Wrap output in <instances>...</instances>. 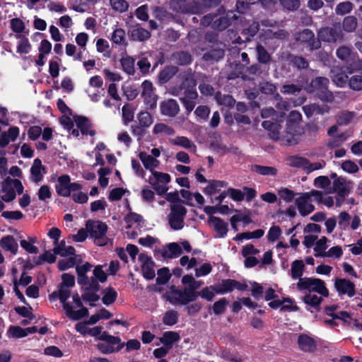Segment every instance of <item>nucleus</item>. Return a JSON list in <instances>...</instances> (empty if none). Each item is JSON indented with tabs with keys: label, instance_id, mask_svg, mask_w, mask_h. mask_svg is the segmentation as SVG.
<instances>
[{
	"label": "nucleus",
	"instance_id": "44",
	"mask_svg": "<svg viewBox=\"0 0 362 362\" xmlns=\"http://www.w3.org/2000/svg\"><path fill=\"white\" fill-rule=\"evenodd\" d=\"M122 69L129 75H134V59L131 57H123L120 60Z\"/></svg>",
	"mask_w": 362,
	"mask_h": 362
},
{
	"label": "nucleus",
	"instance_id": "15",
	"mask_svg": "<svg viewBox=\"0 0 362 362\" xmlns=\"http://www.w3.org/2000/svg\"><path fill=\"white\" fill-rule=\"evenodd\" d=\"M186 293L187 288L180 290L176 288L175 286H172L170 293L167 295V300L173 305L180 304L185 305H187L185 302L187 300Z\"/></svg>",
	"mask_w": 362,
	"mask_h": 362
},
{
	"label": "nucleus",
	"instance_id": "3",
	"mask_svg": "<svg viewBox=\"0 0 362 362\" xmlns=\"http://www.w3.org/2000/svg\"><path fill=\"white\" fill-rule=\"evenodd\" d=\"M86 228L90 238L94 239L97 245L105 246L107 245L108 238L106 233L108 226L105 223L99 220L89 219L86 222Z\"/></svg>",
	"mask_w": 362,
	"mask_h": 362
},
{
	"label": "nucleus",
	"instance_id": "34",
	"mask_svg": "<svg viewBox=\"0 0 362 362\" xmlns=\"http://www.w3.org/2000/svg\"><path fill=\"white\" fill-rule=\"evenodd\" d=\"M168 250H164L162 256L164 258H176L182 253L181 247L177 243H170L166 245Z\"/></svg>",
	"mask_w": 362,
	"mask_h": 362
},
{
	"label": "nucleus",
	"instance_id": "14",
	"mask_svg": "<svg viewBox=\"0 0 362 362\" xmlns=\"http://www.w3.org/2000/svg\"><path fill=\"white\" fill-rule=\"evenodd\" d=\"M238 20V16L233 11H228L225 16L216 18L214 23L213 27L220 31H222L228 28L234 21Z\"/></svg>",
	"mask_w": 362,
	"mask_h": 362
},
{
	"label": "nucleus",
	"instance_id": "27",
	"mask_svg": "<svg viewBox=\"0 0 362 362\" xmlns=\"http://www.w3.org/2000/svg\"><path fill=\"white\" fill-rule=\"evenodd\" d=\"M180 336L178 332L174 331H166L162 337L159 338L160 342L168 349H172L173 344L178 342Z\"/></svg>",
	"mask_w": 362,
	"mask_h": 362
},
{
	"label": "nucleus",
	"instance_id": "22",
	"mask_svg": "<svg viewBox=\"0 0 362 362\" xmlns=\"http://www.w3.org/2000/svg\"><path fill=\"white\" fill-rule=\"evenodd\" d=\"M211 289L216 294H225L233 291V279H222L219 283L210 286Z\"/></svg>",
	"mask_w": 362,
	"mask_h": 362
},
{
	"label": "nucleus",
	"instance_id": "28",
	"mask_svg": "<svg viewBox=\"0 0 362 362\" xmlns=\"http://www.w3.org/2000/svg\"><path fill=\"white\" fill-rule=\"evenodd\" d=\"M41 170H43L44 173H46L45 167L42 165L41 160L40 158H35L30 168V174L33 182L37 183L42 180L43 175Z\"/></svg>",
	"mask_w": 362,
	"mask_h": 362
},
{
	"label": "nucleus",
	"instance_id": "6",
	"mask_svg": "<svg viewBox=\"0 0 362 362\" xmlns=\"http://www.w3.org/2000/svg\"><path fill=\"white\" fill-rule=\"evenodd\" d=\"M170 209L168 220L170 228L175 230L182 229L187 213V209L180 204H170Z\"/></svg>",
	"mask_w": 362,
	"mask_h": 362
},
{
	"label": "nucleus",
	"instance_id": "30",
	"mask_svg": "<svg viewBox=\"0 0 362 362\" xmlns=\"http://www.w3.org/2000/svg\"><path fill=\"white\" fill-rule=\"evenodd\" d=\"M178 71V68L175 66H167L158 74V82L165 84L168 82Z\"/></svg>",
	"mask_w": 362,
	"mask_h": 362
},
{
	"label": "nucleus",
	"instance_id": "10",
	"mask_svg": "<svg viewBox=\"0 0 362 362\" xmlns=\"http://www.w3.org/2000/svg\"><path fill=\"white\" fill-rule=\"evenodd\" d=\"M303 133L301 127H295L293 125L287 126L281 135V142L284 146H294L298 144V137Z\"/></svg>",
	"mask_w": 362,
	"mask_h": 362
},
{
	"label": "nucleus",
	"instance_id": "54",
	"mask_svg": "<svg viewBox=\"0 0 362 362\" xmlns=\"http://www.w3.org/2000/svg\"><path fill=\"white\" fill-rule=\"evenodd\" d=\"M343 255L342 249L340 246H334L332 247L327 252H322L320 254H316L315 257L321 256V257H331L334 258H339Z\"/></svg>",
	"mask_w": 362,
	"mask_h": 362
},
{
	"label": "nucleus",
	"instance_id": "13",
	"mask_svg": "<svg viewBox=\"0 0 362 362\" xmlns=\"http://www.w3.org/2000/svg\"><path fill=\"white\" fill-rule=\"evenodd\" d=\"M334 287L339 295H347L353 297L356 293L355 284L349 279L336 278Z\"/></svg>",
	"mask_w": 362,
	"mask_h": 362
},
{
	"label": "nucleus",
	"instance_id": "37",
	"mask_svg": "<svg viewBox=\"0 0 362 362\" xmlns=\"http://www.w3.org/2000/svg\"><path fill=\"white\" fill-rule=\"evenodd\" d=\"M215 99L219 105H225L229 108L233 107L235 104V100L230 95H222L220 91L216 92Z\"/></svg>",
	"mask_w": 362,
	"mask_h": 362
},
{
	"label": "nucleus",
	"instance_id": "58",
	"mask_svg": "<svg viewBox=\"0 0 362 362\" xmlns=\"http://www.w3.org/2000/svg\"><path fill=\"white\" fill-rule=\"evenodd\" d=\"M154 266V262L151 264L141 265V271L144 278L147 280H152L155 278L156 273L153 269Z\"/></svg>",
	"mask_w": 362,
	"mask_h": 362
},
{
	"label": "nucleus",
	"instance_id": "38",
	"mask_svg": "<svg viewBox=\"0 0 362 362\" xmlns=\"http://www.w3.org/2000/svg\"><path fill=\"white\" fill-rule=\"evenodd\" d=\"M305 265L302 260H295L291 264V278L293 279H302Z\"/></svg>",
	"mask_w": 362,
	"mask_h": 362
},
{
	"label": "nucleus",
	"instance_id": "9",
	"mask_svg": "<svg viewBox=\"0 0 362 362\" xmlns=\"http://www.w3.org/2000/svg\"><path fill=\"white\" fill-rule=\"evenodd\" d=\"M320 42L324 41L329 43L341 42L344 39V34L340 25H334L332 27L321 28L317 32Z\"/></svg>",
	"mask_w": 362,
	"mask_h": 362
},
{
	"label": "nucleus",
	"instance_id": "24",
	"mask_svg": "<svg viewBox=\"0 0 362 362\" xmlns=\"http://www.w3.org/2000/svg\"><path fill=\"white\" fill-rule=\"evenodd\" d=\"M209 221L213 224L214 230L218 234L219 238H223L226 235L228 230V223L225 222L221 218L214 216H209Z\"/></svg>",
	"mask_w": 362,
	"mask_h": 362
},
{
	"label": "nucleus",
	"instance_id": "21",
	"mask_svg": "<svg viewBox=\"0 0 362 362\" xmlns=\"http://www.w3.org/2000/svg\"><path fill=\"white\" fill-rule=\"evenodd\" d=\"M74 121L83 135L89 134L90 136H95V132L94 130H90L92 124L88 117L82 115H76L74 117Z\"/></svg>",
	"mask_w": 362,
	"mask_h": 362
},
{
	"label": "nucleus",
	"instance_id": "17",
	"mask_svg": "<svg viewBox=\"0 0 362 362\" xmlns=\"http://www.w3.org/2000/svg\"><path fill=\"white\" fill-rule=\"evenodd\" d=\"M303 301L306 304V310L308 311L310 313L320 312L323 298L315 294L308 293L303 297Z\"/></svg>",
	"mask_w": 362,
	"mask_h": 362
},
{
	"label": "nucleus",
	"instance_id": "62",
	"mask_svg": "<svg viewBox=\"0 0 362 362\" xmlns=\"http://www.w3.org/2000/svg\"><path fill=\"white\" fill-rule=\"evenodd\" d=\"M76 264V258L71 257L66 259H61L58 262V269L60 271H65L69 268L74 267Z\"/></svg>",
	"mask_w": 362,
	"mask_h": 362
},
{
	"label": "nucleus",
	"instance_id": "40",
	"mask_svg": "<svg viewBox=\"0 0 362 362\" xmlns=\"http://www.w3.org/2000/svg\"><path fill=\"white\" fill-rule=\"evenodd\" d=\"M102 301L105 305H109L115 302L117 298V293L112 287H108L103 291Z\"/></svg>",
	"mask_w": 362,
	"mask_h": 362
},
{
	"label": "nucleus",
	"instance_id": "45",
	"mask_svg": "<svg viewBox=\"0 0 362 362\" xmlns=\"http://www.w3.org/2000/svg\"><path fill=\"white\" fill-rule=\"evenodd\" d=\"M17 38H21L17 46V52L20 54H28L31 49V45L25 36L17 35Z\"/></svg>",
	"mask_w": 362,
	"mask_h": 362
},
{
	"label": "nucleus",
	"instance_id": "60",
	"mask_svg": "<svg viewBox=\"0 0 362 362\" xmlns=\"http://www.w3.org/2000/svg\"><path fill=\"white\" fill-rule=\"evenodd\" d=\"M349 87L354 90H362V73L359 75L352 76L349 81Z\"/></svg>",
	"mask_w": 362,
	"mask_h": 362
},
{
	"label": "nucleus",
	"instance_id": "32",
	"mask_svg": "<svg viewBox=\"0 0 362 362\" xmlns=\"http://www.w3.org/2000/svg\"><path fill=\"white\" fill-rule=\"evenodd\" d=\"M288 59L289 64L299 71L306 69L309 66V62L302 56L289 54Z\"/></svg>",
	"mask_w": 362,
	"mask_h": 362
},
{
	"label": "nucleus",
	"instance_id": "41",
	"mask_svg": "<svg viewBox=\"0 0 362 362\" xmlns=\"http://www.w3.org/2000/svg\"><path fill=\"white\" fill-rule=\"evenodd\" d=\"M158 277L156 278L157 285L166 284L171 278L172 274L168 267H163L159 269L157 272Z\"/></svg>",
	"mask_w": 362,
	"mask_h": 362
},
{
	"label": "nucleus",
	"instance_id": "20",
	"mask_svg": "<svg viewBox=\"0 0 362 362\" xmlns=\"http://www.w3.org/2000/svg\"><path fill=\"white\" fill-rule=\"evenodd\" d=\"M299 349L304 352H313L316 349L315 340L305 334H301L298 338Z\"/></svg>",
	"mask_w": 362,
	"mask_h": 362
},
{
	"label": "nucleus",
	"instance_id": "42",
	"mask_svg": "<svg viewBox=\"0 0 362 362\" xmlns=\"http://www.w3.org/2000/svg\"><path fill=\"white\" fill-rule=\"evenodd\" d=\"M357 25V18L354 16L345 17L342 22V28L344 30L348 33L354 32L356 29Z\"/></svg>",
	"mask_w": 362,
	"mask_h": 362
},
{
	"label": "nucleus",
	"instance_id": "7",
	"mask_svg": "<svg viewBox=\"0 0 362 362\" xmlns=\"http://www.w3.org/2000/svg\"><path fill=\"white\" fill-rule=\"evenodd\" d=\"M82 189V185L78 182H71V177L67 174H64L57 177L55 184V190L59 196L69 197L72 192Z\"/></svg>",
	"mask_w": 362,
	"mask_h": 362
},
{
	"label": "nucleus",
	"instance_id": "52",
	"mask_svg": "<svg viewBox=\"0 0 362 362\" xmlns=\"http://www.w3.org/2000/svg\"><path fill=\"white\" fill-rule=\"evenodd\" d=\"M111 40L116 45H124L125 42V31L122 28L115 29L112 33Z\"/></svg>",
	"mask_w": 362,
	"mask_h": 362
},
{
	"label": "nucleus",
	"instance_id": "8",
	"mask_svg": "<svg viewBox=\"0 0 362 362\" xmlns=\"http://www.w3.org/2000/svg\"><path fill=\"white\" fill-rule=\"evenodd\" d=\"M294 40L309 51L317 50L321 47L318 37H315L314 33L308 28L296 33L294 35Z\"/></svg>",
	"mask_w": 362,
	"mask_h": 362
},
{
	"label": "nucleus",
	"instance_id": "31",
	"mask_svg": "<svg viewBox=\"0 0 362 362\" xmlns=\"http://www.w3.org/2000/svg\"><path fill=\"white\" fill-rule=\"evenodd\" d=\"M0 246L5 250L16 255L18 252V245L12 235H6L0 240Z\"/></svg>",
	"mask_w": 362,
	"mask_h": 362
},
{
	"label": "nucleus",
	"instance_id": "50",
	"mask_svg": "<svg viewBox=\"0 0 362 362\" xmlns=\"http://www.w3.org/2000/svg\"><path fill=\"white\" fill-rule=\"evenodd\" d=\"M7 334L13 338H23L27 336L25 328L23 329L19 326H10Z\"/></svg>",
	"mask_w": 362,
	"mask_h": 362
},
{
	"label": "nucleus",
	"instance_id": "1",
	"mask_svg": "<svg viewBox=\"0 0 362 362\" xmlns=\"http://www.w3.org/2000/svg\"><path fill=\"white\" fill-rule=\"evenodd\" d=\"M101 326H96L90 328L89 335L94 337L97 340L105 341L98 343L96 345L97 349L103 354H110L119 352L124 346V343H122L120 337L109 334L107 332H102Z\"/></svg>",
	"mask_w": 362,
	"mask_h": 362
},
{
	"label": "nucleus",
	"instance_id": "39",
	"mask_svg": "<svg viewBox=\"0 0 362 362\" xmlns=\"http://www.w3.org/2000/svg\"><path fill=\"white\" fill-rule=\"evenodd\" d=\"M251 170L261 175L275 176L277 174V169L272 166H264L255 164L252 166Z\"/></svg>",
	"mask_w": 362,
	"mask_h": 362
},
{
	"label": "nucleus",
	"instance_id": "35",
	"mask_svg": "<svg viewBox=\"0 0 362 362\" xmlns=\"http://www.w3.org/2000/svg\"><path fill=\"white\" fill-rule=\"evenodd\" d=\"M139 158L141 160L144 168L147 170H153L156 168L159 161L151 155H148L146 152L141 151L139 154Z\"/></svg>",
	"mask_w": 362,
	"mask_h": 362
},
{
	"label": "nucleus",
	"instance_id": "57",
	"mask_svg": "<svg viewBox=\"0 0 362 362\" xmlns=\"http://www.w3.org/2000/svg\"><path fill=\"white\" fill-rule=\"evenodd\" d=\"M353 7L354 6L352 3L350 1H344L339 3L337 6L335 11L337 14L343 16L350 13L352 11Z\"/></svg>",
	"mask_w": 362,
	"mask_h": 362
},
{
	"label": "nucleus",
	"instance_id": "16",
	"mask_svg": "<svg viewBox=\"0 0 362 362\" xmlns=\"http://www.w3.org/2000/svg\"><path fill=\"white\" fill-rule=\"evenodd\" d=\"M182 93L184 95L180 98V100L185 107L187 113L189 114L195 107L199 95L197 90H187L182 92Z\"/></svg>",
	"mask_w": 362,
	"mask_h": 362
},
{
	"label": "nucleus",
	"instance_id": "25",
	"mask_svg": "<svg viewBox=\"0 0 362 362\" xmlns=\"http://www.w3.org/2000/svg\"><path fill=\"white\" fill-rule=\"evenodd\" d=\"M308 199H309L303 194L301 197L296 199V204L298 207L300 214L302 216H306L315 210V206L312 204L308 203Z\"/></svg>",
	"mask_w": 362,
	"mask_h": 362
},
{
	"label": "nucleus",
	"instance_id": "63",
	"mask_svg": "<svg viewBox=\"0 0 362 362\" xmlns=\"http://www.w3.org/2000/svg\"><path fill=\"white\" fill-rule=\"evenodd\" d=\"M151 172L156 179L155 182L168 184L171 180V177L168 173L158 172L154 170H151Z\"/></svg>",
	"mask_w": 362,
	"mask_h": 362
},
{
	"label": "nucleus",
	"instance_id": "29",
	"mask_svg": "<svg viewBox=\"0 0 362 362\" xmlns=\"http://www.w3.org/2000/svg\"><path fill=\"white\" fill-rule=\"evenodd\" d=\"M330 192H336L338 197L347 196L349 194V189L346 186V180L343 177H339L333 181L332 189Z\"/></svg>",
	"mask_w": 362,
	"mask_h": 362
},
{
	"label": "nucleus",
	"instance_id": "26",
	"mask_svg": "<svg viewBox=\"0 0 362 362\" xmlns=\"http://www.w3.org/2000/svg\"><path fill=\"white\" fill-rule=\"evenodd\" d=\"M171 60L179 66H187L192 63V57L187 51H177L172 54Z\"/></svg>",
	"mask_w": 362,
	"mask_h": 362
},
{
	"label": "nucleus",
	"instance_id": "12",
	"mask_svg": "<svg viewBox=\"0 0 362 362\" xmlns=\"http://www.w3.org/2000/svg\"><path fill=\"white\" fill-rule=\"evenodd\" d=\"M170 7L174 11L182 13L200 12L202 11L200 4L192 3V0H171Z\"/></svg>",
	"mask_w": 362,
	"mask_h": 362
},
{
	"label": "nucleus",
	"instance_id": "64",
	"mask_svg": "<svg viewBox=\"0 0 362 362\" xmlns=\"http://www.w3.org/2000/svg\"><path fill=\"white\" fill-rule=\"evenodd\" d=\"M259 89L262 93L266 95H273L276 92V86L268 81L260 83Z\"/></svg>",
	"mask_w": 362,
	"mask_h": 362
},
{
	"label": "nucleus",
	"instance_id": "4",
	"mask_svg": "<svg viewBox=\"0 0 362 362\" xmlns=\"http://www.w3.org/2000/svg\"><path fill=\"white\" fill-rule=\"evenodd\" d=\"M179 84L174 87L172 91L173 95L178 96L182 92L187 90H197V79L195 73L192 69H188L178 75Z\"/></svg>",
	"mask_w": 362,
	"mask_h": 362
},
{
	"label": "nucleus",
	"instance_id": "43",
	"mask_svg": "<svg viewBox=\"0 0 362 362\" xmlns=\"http://www.w3.org/2000/svg\"><path fill=\"white\" fill-rule=\"evenodd\" d=\"M164 325L168 326H173L178 322V313L174 310H170L165 313L163 320Z\"/></svg>",
	"mask_w": 362,
	"mask_h": 362
},
{
	"label": "nucleus",
	"instance_id": "48",
	"mask_svg": "<svg viewBox=\"0 0 362 362\" xmlns=\"http://www.w3.org/2000/svg\"><path fill=\"white\" fill-rule=\"evenodd\" d=\"M257 60L261 64H268L272 58L267 49L261 45L257 47Z\"/></svg>",
	"mask_w": 362,
	"mask_h": 362
},
{
	"label": "nucleus",
	"instance_id": "49",
	"mask_svg": "<svg viewBox=\"0 0 362 362\" xmlns=\"http://www.w3.org/2000/svg\"><path fill=\"white\" fill-rule=\"evenodd\" d=\"M137 119L139 120V124H141L143 127H149L153 120L151 115L148 112H141L137 115Z\"/></svg>",
	"mask_w": 362,
	"mask_h": 362
},
{
	"label": "nucleus",
	"instance_id": "18",
	"mask_svg": "<svg viewBox=\"0 0 362 362\" xmlns=\"http://www.w3.org/2000/svg\"><path fill=\"white\" fill-rule=\"evenodd\" d=\"M20 134L18 127L12 126L8 131L3 132L0 134V148H4L11 141H15Z\"/></svg>",
	"mask_w": 362,
	"mask_h": 362
},
{
	"label": "nucleus",
	"instance_id": "61",
	"mask_svg": "<svg viewBox=\"0 0 362 362\" xmlns=\"http://www.w3.org/2000/svg\"><path fill=\"white\" fill-rule=\"evenodd\" d=\"M93 291H85L81 298L84 301L88 302L90 307H94L95 303L98 301L100 296Z\"/></svg>",
	"mask_w": 362,
	"mask_h": 362
},
{
	"label": "nucleus",
	"instance_id": "2",
	"mask_svg": "<svg viewBox=\"0 0 362 362\" xmlns=\"http://www.w3.org/2000/svg\"><path fill=\"white\" fill-rule=\"evenodd\" d=\"M329 80L327 77L317 76L311 80L305 89L308 93H315L320 100L331 103L334 97L332 92L329 90Z\"/></svg>",
	"mask_w": 362,
	"mask_h": 362
},
{
	"label": "nucleus",
	"instance_id": "23",
	"mask_svg": "<svg viewBox=\"0 0 362 362\" xmlns=\"http://www.w3.org/2000/svg\"><path fill=\"white\" fill-rule=\"evenodd\" d=\"M78 310H74L71 304H66L64 310L66 311V315L69 318L72 320H79L88 315V310L84 307H79Z\"/></svg>",
	"mask_w": 362,
	"mask_h": 362
},
{
	"label": "nucleus",
	"instance_id": "33",
	"mask_svg": "<svg viewBox=\"0 0 362 362\" xmlns=\"http://www.w3.org/2000/svg\"><path fill=\"white\" fill-rule=\"evenodd\" d=\"M225 54L223 49L220 47L213 48L203 55V59L208 62L213 63L223 59Z\"/></svg>",
	"mask_w": 362,
	"mask_h": 362
},
{
	"label": "nucleus",
	"instance_id": "46",
	"mask_svg": "<svg viewBox=\"0 0 362 362\" xmlns=\"http://www.w3.org/2000/svg\"><path fill=\"white\" fill-rule=\"evenodd\" d=\"M221 2V0H202V2L199 0H192V3H198L202 6V11L200 12H188V13H203L205 11V8L216 7Z\"/></svg>",
	"mask_w": 362,
	"mask_h": 362
},
{
	"label": "nucleus",
	"instance_id": "53",
	"mask_svg": "<svg viewBox=\"0 0 362 362\" xmlns=\"http://www.w3.org/2000/svg\"><path fill=\"white\" fill-rule=\"evenodd\" d=\"M11 28L13 32L20 35L23 33L25 29L24 22L19 18H14L11 20Z\"/></svg>",
	"mask_w": 362,
	"mask_h": 362
},
{
	"label": "nucleus",
	"instance_id": "51",
	"mask_svg": "<svg viewBox=\"0 0 362 362\" xmlns=\"http://www.w3.org/2000/svg\"><path fill=\"white\" fill-rule=\"evenodd\" d=\"M14 310L17 314L23 317L28 318L30 320H33L35 318V315L32 313L33 308L30 305H29L28 308L17 306L14 308Z\"/></svg>",
	"mask_w": 362,
	"mask_h": 362
},
{
	"label": "nucleus",
	"instance_id": "47",
	"mask_svg": "<svg viewBox=\"0 0 362 362\" xmlns=\"http://www.w3.org/2000/svg\"><path fill=\"white\" fill-rule=\"evenodd\" d=\"M228 304V302L226 298H221L214 303L212 306L213 313L216 315L223 314L226 311Z\"/></svg>",
	"mask_w": 362,
	"mask_h": 362
},
{
	"label": "nucleus",
	"instance_id": "19",
	"mask_svg": "<svg viewBox=\"0 0 362 362\" xmlns=\"http://www.w3.org/2000/svg\"><path fill=\"white\" fill-rule=\"evenodd\" d=\"M160 108L162 115L171 117H175L180 111L179 105L175 99L163 101L160 104Z\"/></svg>",
	"mask_w": 362,
	"mask_h": 362
},
{
	"label": "nucleus",
	"instance_id": "56",
	"mask_svg": "<svg viewBox=\"0 0 362 362\" xmlns=\"http://www.w3.org/2000/svg\"><path fill=\"white\" fill-rule=\"evenodd\" d=\"M122 120L125 125H127L129 122L133 121L134 114L131 106L129 105H124L122 109Z\"/></svg>",
	"mask_w": 362,
	"mask_h": 362
},
{
	"label": "nucleus",
	"instance_id": "59",
	"mask_svg": "<svg viewBox=\"0 0 362 362\" xmlns=\"http://www.w3.org/2000/svg\"><path fill=\"white\" fill-rule=\"evenodd\" d=\"M56 256L54 254L51 253L49 251H45L43 254L40 255L37 260L34 261L35 265H40L42 262H47L52 264L56 261Z\"/></svg>",
	"mask_w": 362,
	"mask_h": 362
},
{
	"label": "nucleus",
	"instance_id": "5",
	"mask_svg": "<svg viewBox=\"0 0 362 362\" xmlns=\"http://www.w3.org/2000/svg\"><path fill=\"white\" fill-rule=\"evenodd\" d=\"M297 288L299 291L308 290L310 293L316 292L323 297H328L329 294L325 283L317 278L305 277L300 279L297 283Z\"/></svg>",
	"mask_w": 362,
	"mask_h": 362
},
{
	"label": "nucleus",
	"instance_id": "36",
	"mask_svg": "<svg viewBox=\"0 0 362 362\" xmlns=\"http://www.w3.org/2000/svg\"><path fill=\"white\" fill-rule=\"evenodd\" d=\"M131 37L134 40L144 42L151 37V33L143 28H136L131 31Z\"/></svg>",
	"mask_w": 362,
	"mask_h": 362
},
{
	"label": "nucleus",
	"instance_id": "11",
	"mask_svg": "<svg viewBox=\"0 0 362 362\" xmlns=\"http://www.w3.org/2000/svg\"><path fill=\"white\" fill-rule=\"evenodd\" d=\"M141 96L144 98V103L147 109L153 110L156 107L157 95L153 93V83L148 80H145L142 84Z\"/></svg>",
	"mask_w": 362,
	"mask_h": 362
},
{
	"label": "nucleus",
	"instance_id": "55",
	"mask_svg": "<svg viewBox=\"0 0 362 362\" xmlns=\"http://www.w3.org/2000/svg\"><path fill=\"white\" fill-rule=\"evenodd\" d=\"M302 119L301 114L296 110H293L290 112L288 118L286 122V125H293L295 127H300L299 122Z\"/></svg>",
	"mask_w": 362,
	"mask_h": 362
}]
</instances>
